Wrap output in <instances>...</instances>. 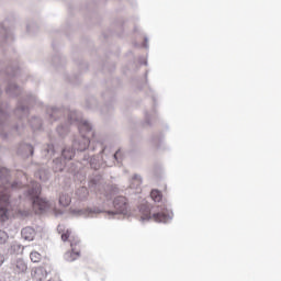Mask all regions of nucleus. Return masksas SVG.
Masks as SVG:
<instances>
[{"label": "nucleus", "instance_id": "1", "mask_svg": "<svg viewBox=\"0 0 281 281\" xmlns=\"http://www.w3.org/2000/svg\"><path fill=\"white\" fill-rule=\"evenodd\" d=\"M46 115L50 124L60 120L64 115H67L68 124L78 127L80 136L72 140V146H66L61 149V157H57L53 160L54 172H63V170L66 169L69 175L76 177V175H78V167L74 162H70V167H68L67 161H71V159L76 157V151L85 153V150L89 148L91 139H89V136L85 135V133L93 135V125H91L88 120L82 119L81 112L66 108L47 106Z\"/></svg>", "mask_w": 281, "mask_h": 281}, {"label": "nucleus", "instance_id": "2", "mask_svg": "<svg viewBox=\"0 0 281 281\" xmlns=\"http://www.w3.org/2000/svg\"><path fill=\"white\" fill-rule=\"evenodd\" d=\"M139 213L142 214L140 221L144 223L145 221H150V218H154L156 223H170L172 221V209L169 204L162 203L160 205L153 207L150 203L145 202L139 204L138 206ZM154 211V214L151 212Z\"/></svg>", "mask_w": 281, "mask_h": 281}, {"label": "nucleus", "instance_id": "3", "mask_svg": "<svg viewBox=\"0 0 281 281\" xmlns=\"http://www.w3.org/2000/svg\"><path fill=\"white\" fill-rule=\"evenodd\" d=\"M36 104V95L26 93L18 101L14 110V115L18 117L19 123L12 126L11 131L14 135H23L25 131V120L30 116V108Z\"/></svg>", "mask_w": 281, "mask_h": 281}, {"label": "nucleus", "instance_id": "4", "mask_svg": "<svg viewBox=\"0 0 281 281\" xmlns=\"http://www.w3.org/2000/svg\"><path fill=\"white\" fill-rule=\"evenodd\" d=\"M23 184L19 181L12 183L8 182L4 186L0 184V227H5L8 221H10V215L8 214V205H10V191L21 190Z\"/></svg>", "mask_w": 281, "mask_h": 281}, {"label": "nucleus", "instance_id": "5", "mask_svg": "<svg viewBox=\"0 0 281 281\" xmlns=\"http://www.w3.org/2000/svg\"><path fill=\"white\" fill-rule=\"evenodd\" d=\"M41 183L31 182V184L23 190L24 199L31 201L34 207H37L40 212H45L49 210L52 205L47 199L41 198Z\"/></svg>", "mask_w": 281, "mask_h": 281}, {"label": "nucleus", "instance_id": "6", "mask_svg": "<svg viewBox=\"0 0 281 281\" xmlns=\"http://www.w3.org/2000/svg\"><path fill=\"white\" fill-rule=\"evenodd\" d=\"M95 148H100L99 153L101 156V159L108 168H112V166H115V162L122 164V149H117L114 154H108L106 153V143L102 140H98L95 143V146H92V150H95Z\"/></svg>", "mask_w": 281, "mask_h": 281}, {"label": "nucleus", "instance_id": "7", "mask_svg": "<svg viewBox=\"0 0 281 281\" xmlns=\"http://www.w3.org/2000/svg\"><path fill=\"white\" fill-rule=\"evenodd\" d=\"M10 111V105L8 103L0 104V135L8 139L9 134L5 133V128L10 126V114L8 113Z\"/></svg>", "mask_w": 281, "mask_h": 281}, {"label": "nucleus", "instance_id": "8", "mask_svg": "<svg viewBox=\"0 0 281 281\" xmlns=\"http://www.w3.org/2000/svg\"><path fill=\"white\" fill-rule=\"evenodd\" d=\"M114 211H108L109 216H117V214H128V200L124 195H119L113 200Z\"/></svg>", "mask_w": 281, "mask_h": 281}, {"label": "nucleus", "instance_id": "9", "mask_svg": "<svg viewBox=\"0 0 281 281\" xmlns=\"http://www.w3.org/2000/svg\"><path fill=\"white\" fill-rule=\"evenodd\" d=\"M70 247H71V250L67 251L64 255V259L67 262H74V260H78V258H80V239L79 238L70 239Z\"/></svg>", "mask_w": 281, "mask_h": 281}, {"label": "nucleus", "instance_id": "10", "mask_svg": "<svg viewBox=\"0 0 281 281\" xmlns=\"http://www.w3.org/2000/svg\"><path fill=\"white\" fill-rule=\"evenodd\" d=\"M104 210L98 206H89L87 209L72 210L75 216H83V218H95L98 214H102Z\"/></svg>", "mask_w": 281, "mask_h": 281}, {"label": "nucleus", "instance_id": "11", "mask_svg": "<svg viewBox=\"0 0 281 281\" xmlns=\"http://www.w3.org/2000/svg\"><path fill=\"white\" fill-rule=\"evenodd\" d=\"M10 269L15 276H21V273L27 272V263L22 258L12 259Z\"/></svg>", "mask_w": 281, "mask_h": 281}, {"label": "nucleus", "instance_id": "12", "mask_svg": "<svg viewBox=\"0 0 281 281\" xmlns=\"http://www.w3.org/2000/svg\"><path fill=\"white\" fill-rule=\"evenodd\" d=\"M104 181L102 180V176L95 175L93 178L90 179L88 186L91 192H100L102 188H104Z\"/></svg>", "mask_w": 281, "mask_h": 281}, {"label": "nucleus", "instance_id": "13", "mask_svg": "<svg viewBox=\"0 0 281 281\" xmlns=\"http://www.w3.org/2000/svg\"><path fill=\"white\" fill-rule=\"evenodd\" d=\"M82 161H89L90 168H92V170H100V168H102V164L100 162V158L98 156L91 157L85 154Z\"/></svg>", "mask_w": 281, "mask_h": 281}, {"label": "nucleus", "instance_id": "14", "mask_svg": "<svg viewBox=\"0 0 281 281\" xmlns=\"http://www.w3.org/2000/svg\"><path fill=\"white\" fill-rule=\"evenodd\" d=\"M21 237L23 238V240H27L29 243H32V240H34V238L36 237V231L31 226H26L22 228Z\"/></svg>", "mask_w": 281, "mask_h": 281}, {"label": "nucleus", "instance_id": "15", "mask_svg": "<svg viewBox=\"0 0 281 281\" xmlns=\"http://www.w3.org/2000/svg\"><path fill=\"white\" fill-rule=\"evenodd\" d=\"M49 177H52V172L45 166L35 171V179H40V181H49Z\"/></svg>", "mask_w": 281, "mask_h": 281}, {"label": "nucleus", "instance_id": "16", "mask_svg": "<svg viewBox=\"0 0 281 281\" xmlns=\"http://www.w3.org/2000/svg\"><path fill=\"white\" fill-rule=\"evenodd\" d=\"M57 232H58V234H61V240H63L64 243H67V240L70 241V240L74 239V238H78V237L71 235V229L67 228V229L65 231V226H64V225H58V226H57Z\"/></svg>", "mask_w": 281, "mask_h": 281}, {"label": "nucleus", "instance_id": "17", "mask_svg": "<svg viewBox=\"0 0 281 281\" xmlns=\"http://www.w3.org/2000/svg\"><path fill=\"white\" fill-rule=\"evenodd\" d=\"M7 94L11 98H16L18 95H21L22 90L21 87H19L16 83L9 82L7 87Z\"/></svg>", "mask_w": 281, "mask_h": 281}, {"label": "nucleus", "instance_id": "18", "mask_svg": "<svg viewBox=\"0 0 281 281\" xmlns=\"http://www.w3.org/2000/svg\"><path fill=\"white\" fill-rule=\"evenodd\" d=\"M56 155V148L54 147V144H47L42 149V157L45 159H52Z\"/></svg>", "mask_w": 281, "mask_h": 281}, {"label": "nucleus", "instance_id": "19", "mask_svg": "<svg viewBox=\"0 0 281 281\" xmlns=\"http://www.w3.org/2000/svg\"><path fill=\"white\" fill-rule=\"evenodd\" d=\"M21 70L19 69V64H10L5 70H4V74L5 76H10L11 78H14L16 76H19V72Z\"/></svg>", "mask_w": 281, "mask_h": 281}, {"label": "nucleus", "instance_id": "20", "mask_svg": "<svg viewBox=\"0 0 281 281\" xmlns=\"http://www.w3.org/2000/svg\"><path fill=\"white\" fill-rule=\"evenodd\" d=\"M29 124L33 131H43V121L37 116H33L29 121Z\"/></svg>", "mask_w": 281, "mask_h": 281}, {"label": "nucleus", "instance_id": "21", "mask_svg": "<svg viewBox=\"0 0 281 281\" xmlns=\"http://www.w3.org/2000/svg\"><path fill=\"white\" fill-rule=\"evenodd\" d=\"M21 150L24 151V155L26 157H32L34 155V146H32V144H27V143L22 144L19 148V153H21Z\"/></svg>", "mask_w": 281, "mask_h": 281}, {"label": "nucleus", "instance_id": "22", "mask_svg": "<svg viewBox=\"0 0 281 281\" xmlns=\"http://www.w3.org/2000/svg\"><path fill=\"white\" fill-rule=\"evenodd\" d=\"M140 186H142V176L134 175L130 183V188H132V190H139Z\"/></svg>", "mask_w": 281, "mask_h": 281}, {"label": "nucleus", "instance_id": "23", "mask_svg": "<svg viewBox=\"0 0 281 281\" xmlns=\"http://www.w3.org/2000/svg\"><path fill=\"white\" fill-rule=\"evenodd\" d=\"M23 249H24L23 245H21V244L18 243V241H13V243L11 244V246H10L9 251H10V254H16V255H19V254H23Z\"/></svg>", "mask_w": 281, "mask_h": 281}, {"label": "nucleus", "instance_id": "24", "mask_svg": "<svg viewBox=\"0 0 281 281\" xmlns=\"http://www.w3.org/2000/svg\"><path fill=\"white\" fill-rule=\"evenodd\" d=\"M155 110L151 111V113L149 112H145V122L143 123V126L146 128V126H153L151 122L153 120H155Z\"/></svg>", "mask_w": 281, "mask_h": 281}, {"label": "nucleus", "instance_id": "25", "mask_svg": "<svg viewBox=\"0 0 281 281\" xmlns=\"http://www.w3.org/2000/svg\"><path fill=\"white\" fill-rule=\"evenodd\" d=\"M34 278L38 281L45 280V278H47V271L43 268H37L34 271Z\"/></svg>", "mask_w": 281, "mask_h": 281}, {"label": "nucleus", "instance_id": "26", "mask_svg": "<svg viewBox=\"0 0 281 281\" xmlns=\"http://www.w3.org/2000/svg\"><path fill=\"white\" fill-rule=\"evenodd\" d=\"M71 203V198L68 194L61 193L59 195V205L61 207H67Z\"/></svg>", "mask_w": 281, "mask_h": 281}, {"label": "nucleus", "instance_id": "27", "mask_svg": "<svg viewBox=\"0 0 281 281\" xmlns=\"http://www.w3.org/2000/svg\"><path fill=\"white\" fill-rule=\"evenodd\" d=\"M150 198L155 203H161V199L164 198V195L161 194V191L154 189L150 192Z\"/></svg>", "mask_w": 281, "mask_h": 281}, {"label": "nucleus", "instance_id": "28", "mask_svg": "<svg viewBox=\"0 0 281 281\" xmlns=\"http://www.w3.org/2000/svg\"><path fill=\"white\" fill-rule=\"evenodd\" d=\"M63 63H65V57H63L60 53H57L52 59V65L54 67H58V65H63Z\"/></svg>", "mask_w": 281, "mask_h": 281}, {"label": "nucleus", "instance_id": "29", "mask_svg": "<svg viewBox=\"0 0 281 281\" xmlns=\"http://www.w3.org/2000/svg\"><path fill=\"white\" fill-rule=\"evenodd\" d=\"M86 106L87 109H95V106H98V100L95 99V97H89L86 100Z\"/></svg>", "mask_w": 281, "mask_h": 281}, {"label": "nucleus", "instance_id": "30", "mask_svg": "<svg viewBox=\"0 0 281 281\" xmlns=\"http://www.w3.org/2000/svg\"><path fill=\"white\" fill-rule=\"evenodd\" d=\"M76 194L79 195V199H87L89 195V190L87 187H80L77 191Z\"/></svg>", "mask_w": 281, "mask_h": 281}, {"label": "nucleus", "instance_id": "31", "mask_svg": "<svg viewBox=\"0 0 281 281\" xmlns=\"http://www.w3.org/2000/svg\"><path fill=\"white\" fill-rule=\"evenodd\" d=\"M57 133L59 137H65L67 133H69V126L68 125H59L57 126Z\"/></svg>", "mask_w": 281, "mask_h": 281}, {"label": "nucleus", "instance_id": "32", "mask_svg": "<svg viewBox=\"0 0 281 281\" xmlns=\"http://www.w3.org/2000/svg\"><path fill=\"white\" fill-rule=\"evenodd\" d=\"M10 238V235L5 231L0 229V245H5Z\"/></svg>", "mask_w": 281, "mask_h": 281}, {"label": "nucleus", "instance_id": "33", "mask_svg": "<svg viewBox=\"0 0 281 281\" xmlns=\"http://www.w3.org/2000/svg\"><path fill=\"white\" fill-rule=\"evenodd\" d=\"M30 258H31L32 262H41L42 256L38 251H32L30 254Z\"/></svg>", "mask_w": 281, "mask_h": 281}, {"label": "nucleus", "instance_id": "34", "mask_svg": "<svg viewBox=\"0 0 281 281\" xmlns=\"http://www.w3.org/2000/svg\"><path fill=\"white\" fill-rule=\"evenodd\" d=\"M164 142V138L161 136H154L153 137V144H155V146L157 148H161V143Z\"/></svg>", "mask_w": 281, "mask_h": 281}, {"label": "nucleus", "instance_id": "35", "mask_svg": "<svg viewBox=\"0 0 281 281\" xmlns=\"http://www.w3.org/2000/svg\"><path fill=\"white\" fill-rule=\"evenodd\" d=\"M2 30H3L5 41H14V35L12 34V32L8 31L4 27H2Z\"/></svg>", "mask_w": 281, "mask_h": 281}, {"label": "nucleus", "instance_id": "36", "mask_svg": "<svg viewBox=\"0 0 281 281\" xmlns=\"http://www.w3.org/2000/svg\"><path fill=\"white\" fill-rule=\"evenodd\" d=\"M103 100H110V102H113V92L111 90H106L102 93Z\"/></svg>", "mask_w": 281, "mask_h": 281}, {"label": "nucleus", "instance_id": "37", "mask_svg": "<svg viewBox=\"0 0 281 281\" xmlns=\"http://www.w3.org/2000/svg\"><path fill=\"white\" fill-rule=\"evenodd\" d=\"M113 110V104L112 103H105L104 106L101 109V113L106 114L109 111Z\"/></svg>", "mask_w": 281, "mask_h": 281}, {"label": "nucleus", "instance_id": "38", "mask_svg": "<svg viewBox=\"0 0 281 281\" xmlns=\"http://www.w3.org/2000/svg\"><path fill=\"white\" fill-rule=\"evenodd\" d=\"M69 82L71 85H80V76L75 75V76L70 77Z\"/></svg>", "mask_w": 281, "mask_h": 281}, {"label": "nucleus", "instance_id": "39", "mask_svg": "<svg viewBox=\"0 0 281 281\" xmlns=\"http://www.w3.org/2000/svg\"><path fill=\"white\" fill-rule=\"evenodd\" d=\"M78 65H79L80 71H85L86 69H89V65L82 60Z\"/></svg>", "mask_w": 281, "mask_h": 281}, {"label": "nucleus", "instance_id": "40", "mask_svg": "<svg viewBox=\"0 0 281 281\" xmlns=\"http://www.w3.org/2000/svg\"><path fill=\"white\" fill-rule=\"evenodd\" d=\"M5 262V256L0 254V267Z\"/></svg>", "mask_w": 281, "mask_h": 281}, {"label": "nucleus", "instance_id": "41", "mask_svg": "<svg viewBox=\"0 0 281 281\" xmlns=\"http://www.w3.org/2000/svg\"><path fill=\"white\" fill-rule=\"evenodd\" d=\"M144 44H143V46L145 47V49H148V37H145L144 38Z\"/></svg>", "mask_w": 281, "mask_h": 281}, {"label": "nucleus", "instance_id": "42", "mask_svg": "<svg viewBox=\"0 0 281 281\" xmlns=\"http://www.w3.org/2000/svg\"><path fill=\"white\" fill-rule=\"evenodd\" d=\"M26 32L27 34H32V26L30 24L26 25Z\"/></svg>", "mask_w": 281, "mask_h": 281}, {"label": "nucleus", "instance_id": "43", "mask_svg": "<svg viewBox=\"0 0 281 281\" xmlns=\"http://www.w3.org/2000/svg\"><path fill=\"white\" fill-rule=\"evenodd\" d=\"M151 99L154 100V104L157 102V99L155 98V94L151 93Z\"/></svg>", "mask_w": 281, "mask_h": 281}, {"label": "nucleus", "instance_id": "44", "mask_svg": "<svg viewBox=\"0 0 281 281\" xmlns=\"http://www.w3.org/2000/svg\"><path fill=\"white\" fill-rule=\"evenodd\" d=\"M145 79L148 80V71L145 74Z\"/></svg>", "mask_w": 281, "mask_h": 281}, {"label": "nucleus", "instance_id": "45", "mask_svg": "<svg viewBox=\"0 0 281 281\" xmlns=\"http://www.w3.org/2000/svg\"><path fill=\"white\" fill-rule=\"evenodd\" d=\"M1 93H3V90H1V88H0V95H1Z\"/></svg>", "mask_w": 281, "mask_h": 281}, {"label": "nucleus", "instance_id": "46", "mask_svg": "<svg viewBox=\"0 0 281 281\" xmlns=\"http://www.w3.org/2000/svg\"><path fill=\"white\" fill-rule=\"evenodd\" d=\"M134 32H137V27L134 29Z\"/></svg>", "mask_w": 281, "mask_h": 281}, {"label": "nucleus", "instance_id": "47", "mask_svg": "<svg viewBox=\"0 0 281 281\" xmlns=\"http://www.w3.org/2000/svg\"><path fill=\"white\" fill-rule=\"evenodd\" d=\"M144 65H148V61H145Z\"/></svg>", "mask_w": 281, "mask_h": 281}]
</instances>
